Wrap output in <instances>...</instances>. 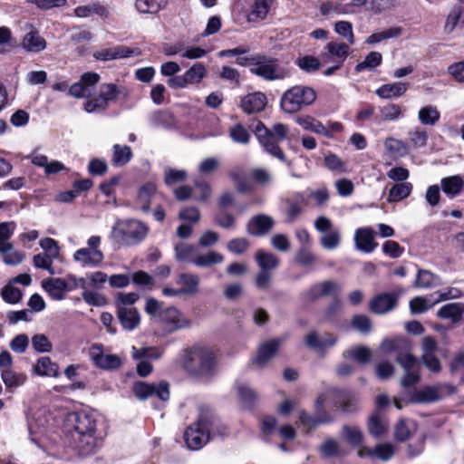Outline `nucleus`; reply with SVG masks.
Masks as SVG:
<instances>
[{
	"mask_svg": "<svg viewBox=\"0 0 464 464\" xmlns=\"http://www.w3.org/2000/svg\"><path fill=\"white\" fill-rule=\"evenodd\" d=\"M183 368L192 377L200 381H210L218 372L217 354L208 346H194L186 351Z\"/></svg>",
	"mask_w": 464,
	"mask_h": 464,
	"instance_id": "obj_1",
	"label": "nucleus"
},
{
	"mask_svg": "<svg viewBox=\"0 0 464 464\" xmlns=\"http://www.w3.org/2000/svg\"><path fill=\"white\" fill-rule=\"evenodd\" d=\"M382 349L386 353H395L396 362L404 371L401 383L404 388L411 387L420 381L419 365L417 358L411 354V345L405 338L385 340Z\"/></svg>",
	"mask_w": 464,
	"mask_h": 464,
	"instance_id": "obj_2",
	"label": "nucleus"
},
{
	"mask_svg": "<svg viewBox=\"0 0 464 464\" xmlns=\"http://www.w3.org/2000/svg\"><path fill=\"white\" fill-rule=\"evenodd\" d=\"M70 420L73 422L77 448L82 455L94 453L102 444V436L97 433L95 415L87 411L72 413Z\"/></svg>",
	"mask_w": 464,
	"mask_h": 464,
	"instance_id": "obj_3",
	"label": "nucleus"
},
{
	"mask_svg": "<svg viewBox=\"0 0 464 464\" xmlns=\"http://www.w3.org/2000/svg\"><path fill=\"white\" fill-rule=\"evenodd\" d=\"M249 128L258 140L260 145L267 153L282 161L285 160V154L279 148L278 143L284 140L286 137V126L281 123H276L274 125L272 130H269L262 121H254L250 124Z\"/></svg>",
	"mask_w": 464,
	"mask_h": 464,
	"instance_id": "obj_4",
	"label": "nucleus"
},
{
	"mask_svg": "<svg viewBox=\"0 0 464 464\" xmlns=\"http://www.w3.org/2000/svg\"><path fill=\"white\" fill-rule=\"evenodd\" d=\"M128 95L129 91L123 85L102 83L98 94L89 98L83 107L88 113L103 112L108 109L110 102H116L119 98L126 99Z\"/></svg>",
	"mask_w": 464,
	"mask_h": 464,
	"instance_id": "obj_5",
	"label": "nucleus"
},
{
	"mask_svg": "<svg viewBox=\"0 0 464 464\" xmlns=\"http://www.w3.org/2000/svg\"><path fill=\"white\" fill-rule=\"evenodd\" d=\"M149 227L137 219L118 220L112 227L111 237L121 246H134L147 236Z\"/></svg>",
	"mask_w": 464,
	"mask_h": 464,
	"instance_id": "obj_6",
	"label": "nucleus"
},
{
	"mask_svg": "<svg viewBox=\"0 0 464 464\" xmlns=\"http://www.w3.org/2000/svg\"><path fill=\"white\" fill-rule=\"evenodd\" d=\"M101 237L92 236L87 240V246L76 250L73 254V260L82 266L96 267L100 266L104 255L100 248Z\"/></svg>",
	"mask_w": 464,
	"mask_h": 464,
	"instance_id": "obj_7",
	"label": "nucleus"
},
{
	"mask_svg": "<svg viewBox=\"0 0 464 464\" xmlns=\"http://www.w3.org/2000/svg\"><path fill=\"white\" fill-rule=\"evenodd\" d=\"M276 420L273 416H265L261 421V432L265 437L272 436V441L282 451L288 450L290 441V425H284L277 430L276 428Z\"/></svg>",
	"mask_w": 464,
	"mask_h": 464,
	"instance_id": "obj_8",
	"label": "nucleus"
},
{
	"mask_svg": "<svg viewBox=\"0 0 464 464\" xmlns=\"http://www.w3.org/2000/svg\"><path fill=\"white\" fill-rule=\"evenodd\" d=\"M337 392H338L336 390H329L325 394H322L318 397L315 402V409L317 411L315 418L309 417L305 412L302 411H296L295 412V417L298 419L296 422L302 426L305 432H308L317 424L327 423L331 421L332 419L326 414L322 415L320 411L324 405H327L328 398L335 395Z\"/></svg>",
	"mask_w": 464,
	"mask_h": 464,
	"instance_id": "obj_9",
	"label": "nucleus"
},
{
	"mask_svg": "<svg viewBox=\"0 0 464 464\" xmlns=\"http://www.w3.org/2000/svg\"><path fill=\"white\" fill-rule=\"evenodd\" d=\"M133 392L140 400L157 397L162 401H167L169 399V386L167 382L150 384L139 382L134 384Z\"/></svg>",
	"mask_w": 464,
	"mask_h": 464,
	"instance_id": "obj_10",
	"label": "nucleus"
},
{
	"mask_svg": "<svg viewBox=\"0 0 464 464\" xmlns=\"http://www.w3.org/2000/svg\"><path fill=\"white\" fill-rule=\"evenodd\" d=\"M209 438L207 423L202 419L195 425L189 426L184 433V440L188 448L193 450L201 449L208 443Z\"/></svg>",
	"mask_w": 464,
	"mask_h": 464,
	"instance_id": "obj_11",
	"label": "nucleus"
},
{
	"mask_svg": "<svg viewBox=\"0 0 464 464\" xmlns=\"http://www.w3.org/2000/svg\"><path fill=\"white\" fill-rule=\"evenodd\" d=\"M342 291V285L337 281L324 280L314 284L304 293V298L308 302H314L321 297L335 296Z\"/></svg>",
	"mask_w": 464,
	"mask_h": 464,
	"instance_id": "obj_12",
	"label": "nucleus"
},
{
	"mask_svg": "<svg viewBox=\"0 0 464 464\" xmlns=\"http://www.w3.org/2000/svg\"><path fill=\"white\" fill-rule=\"evenodd\" d=\"M251 72L268 81L285 77V72L278 67L276 61L259 55L256 56V62L253 63Z\"/></svg>",
	"mask_w": 464,
	"mask_h": 464,
	"instance_id": "obj_13",
	"label": "nucleus"
},
{
	"mask_svg": "<svg viewBox=\"0 0 464 464\" xmlns=\"http://www.w3.org/2000/svg\"><path fill=\"white\" fill-rule=\"evenodd\" d=\"M159 321L164 324L166 330L169 333L188 328L191 325L190 320L186 318L179 310L173 306L163 309L160 313Z\"/></svg>",
	"mask_w": 464,
	"mask_h": 464,
	"instance_id": "obj_14",
	"label": "nucleus"
},
{
	"mask_svg": "<svg viewBox=\"0 0 464 464\" xmlns=\"http://www.w3.org/2000/svg\"><path fill=\"white\" fill-rule=\"evenodd\" d=\"M100 81V75L96 72L83 73L79 82L73 83L69 89V94L75 98H91L95 85Z\"/></svg>",
	"mask_w": 464,
	"mask_h": 464,
	"instance_id": "obj_15",
	"label": "nucleus"
},
{
	"mask_svg": "<svg viewBox=\"0 0 464 464\" xmlns=\"http://www.w3.org/2000/svg\"><path fill=\"white\" fill-rule=\"evenodd\" d=\"M438 344L433 337L426 336L422 339L421 361L429 371L435 373L441 370L440 362L436 356Z\"/></svg>",
	"mask_w": 464,
	"mask_h": 464,
	"instance_id": "obj_16",
	"label": "nucleus"
},
{
	"mask_svg": "<svg viewBox=\"0 0 464 464\" xmlns=\"http://www.w3.org/2000/svg\"><path fill=\"white\" fill-rule=\"evenodd\" d=\"M283 343V339L275 338L261 343L256 356L252 358V363L258 368H264L276 354Z\"/></svg>",
	"mask_w": 464,
	"mask_h": 464,
	"instance_id": "obj_17",
	"label": "nucleus"
},
{
	"mask_svg": "<svg viewBox=\"0 0 464 464\" xmlns=\"http://www.w3.org/2000/svg\"><path fill=\"white\" fill-rule=\"evenodd\" d=\"M402 293L403 289H400L398 293H382L375 295L370 301V310L376 314L389 313L396 306L399 295Z\"/></svg>",
	"mask_w": 464,
	"mask_h": 464,
	"instance_id": "obj_18",
	"label": "nucleus"
},
{
	"mask_svg": "<svg viewBox=\"0 0 464 464\" xmlns=\"http://www.w3.org/2000/svg\"><path fill=\"white\" fill-rule=\"evenodd\" d=\"M90 357L97 367L104 370L117 369L121 364V360L118 355L103 353L102 346L98 344H93L90 348Z\"/></svg>",
	"mask_w": 464,
	"mask_h": 464,
	"instance_id": "obj_19",
	"label": "nucleus"
},
{
	"mask_svg": "<svg viewBox=\"0 0 464 464\" xmlns=\"http://www.w3.org/2000/svg\"><path fill=\"white\" fill-rule=\"evenodd\" d=\"M316 99L315 91L308 86L296 85L292 87V112L304 106L311 105Z\"/></svg>",
	"mask_w": 464,
	"mask_h": 464,
	"instance_id": "obj_20",
	"label": "nucleus"
},
{
	"mask_svg": "<svg viewBox=\"0 0 464 464\" xmlns=\"http://www.w3.org/2000/svg\"><path fill=\"white\" fill-rule=\"evenodd\" d=\"M454 388L450 384H439L436 386H426L415 392L413 399L417 402H433L442 398L445 392H453Z\"/></svg>",
	"mask_w": 464,
	"mask_h": 464,
	"instance_id": "obj_21",
	"label": "nucleus"
},
{
	"mask_svg": "<svg viewBox=\"0 0 464 464\" xmlns=\"http://www.w3.org/2000/svg\"><path fill=\"white\" fill-rule=\"evenodd\" d=\"M354 243L356 249L363 253H372L378 246L374 240V231L369 227L355 230Z\"/></svg>",
	"mask_w": 464,
	"mask_h": 464,
	"instance_id": "obj_22",
	"label": "nucleus"
},
{
	"mask_svg": "<svg viewBox=\"0 0 464 464\" xmlns=\"http://www.w3.org/2000/svg\"><path fill=\"white\" fill-rule=\"evenodd\" d=\"M274 220L271 217L260 214L252 217L246 224V231L256 237L266 235L273 227Z\"/></svg>",
	"mask_w": 464,
	"mask_h": 464,
	"instance_id": "obj_23",
	"label": "nucleus"
},
{
	"mask_svg": "<svg viewBox=\"0 0 464 464\" xmlns=\"http://www.w3.org/2000/svg\"><path fill=\"white\" fill-rule=\"evenodd\" d=\"M139 53L140 52L137 49H131L124 45H118L111 48L97 51L93 53V57L96 60L106 62L127 58Z\"/></svg>",
	"mask_w": 464,
	"mask_h": 464,
	"instance_id": "obj_24",
	"label": "nucleus"
},
{
	"mask_svg": "<svg viewBox=\"0 0 464 464\" xmlns=\"http://www.w3.org/2000/svg\"><path fill=\"white\" fill-rule=\"evenodd\" d=\"M267 103L266 96L260 92L248 93L241 99L240 106L248 114L262 111Z\"/></svg>",
	"mask_w": 464,
	"mask_h": 464,
	"instance_id": "obj_25",
	"label": "nucleus"
},
{
	"mask_svg": "<svg viewBox=\"0 0 464 464\" xmlns=\"http://www.w3.org/2000/svg\"><path fill=\"white\" fill-rule=\"evenodd\" d=\"M336 339L330 334H319L313 331L305 336V343L317 353H323L325 349L335 344Z\"/></svg>",
	"mask_w": 464,
	"mask_h": 464,
	"instance_id": "obj_26",
	"label": "nucleus"
},
{
	"mask_svg": "<svg viewBox=\"0 0 464 464\" xmlns=\"http://www.w3.org/2000/svg\"><path fill=\"white\" fill-rule=\"evenodd\" d=\"M176 284L179 285L180 292L186 295H194L199 292L200 278L196 274H179Z\"/></svg>",
	"mask_w": 464,
	"mask_h": 464,
	"instance_id": "obj_27",
	"label": "nucleus"
},
{
	"mask_svg": "<svg viewBox=\"0 0 464 464\" xmlns=\"http://www.w3.org/2000/svg\"><path fill=\"white\" fill-rule=\"evenodd\" d=\"M22 46L26 52L37 53L46 48V41L31 26V30L23 37Z\"/></svg>",
	"mask_w": 464,
	"mask_h": 464,
	"instance_id": "obj_28",
	"label": "nucleus"
},
{
	"mask_svg": "<svg viewBox=\"0 0 464 464\" xmlns=\"http://www.w3.org/2000/svg\"><path fill=\"white\" fill-rule=\"evenodd\" d=\"M42 285L53 300L63 299L66 292L69 290L68 284L63 278H49L44 280Z\"/></svg>",
	"mask_w": 464,
	"mask_h": 464,
	"instance_id": "obj_29",
	"label": "nucleus"
},
{
	"mask_svg": "<svg viewBox=\"0 0 464 464\" xmlns=\"http://www.w3.org/2000/svg\"><path fill=\"white\" fill-rule=\"evenodd\" d=\"M440 187L444 194L454 198L459 196L464 188V179L460 175H453L441 179Z\"/></svg>",
	"mask_w": 464,
	"mask_h": 464,
	"instance_id": "obj_30",
	"label": "nucleus"
},
{
	"mask_svg": "<svg viewBox=\"0 0 464 464\" xmlns=\"http://www.w3.org/2000/svg\"><path fill=\"white\" fill-rule=\"evenodd\" d=\"M74 14L79 18H88L93 14L107 18L108 9L99 2H92L85 5H79L74 9Z\"/></svg>",
	"mask_w": 464,
	"mask_h": 464,
	"instance_id": "obj_31",
	"label": "nucleus"
},
{
	"mask_svg": "<svg viewBox=\"0 0 464 464\" xmlns=\"http://www.w3.org/2000/svg\"><path fill=\"white\" fill-rule=\"evenodd\" d=\"M117 317L122 328L128 331H132L138 327L140 322V317L136 308H121L117 311Z\"/></svg>",
	"mask_w": 464,
	"mask_h": 464,
	"instance_id": "obj_32",
	"label": "nucleus"
},
{
	"mask_svg": "<svg viewBox=\"0 0 464 464\" xmlns=\"http://www.w3.org/2000/svg\"><path fill=\"white\" fill-rule=\"evenodd\" d=\"M464 314V304L461 303H450L441 306L438 312L437 316L441 319H447L452 323H458L461 320Z\"/></svg>",
	"mask_w": 464,
	"mask_h": 464,
	"instance_id": "obj_33",
	"label": "nucleus"
},
{
	"mask_svg": "<svg viewBox=\"0 0 464 464\" xmlns=\"http://www.w3.org/2000/svg\"><path fill=\"white\" fill-rule=\"evenodd\" d=\"M407 89V83L396 82L382 85L375 93L382 99H392L402 96Z\"/></svg>",
	"mask_w": 464,
	"mask_h": 464,
	"instance_id": "obj_34",
	"label": "nucleus"
},
{
	"mask_svg": "<svg viewBox=\"0 0 464 464\" xmlns=\"http://www.w3.org/2000/svg\"><path fill=\"white\" fill-rule=\"evenodd\" d=\"M224 256L218 252L210 250L207 253H197L192 264L197 267L205 268L222 264L224 262Z\"/></svg>",
	"mask_w": 464,
	"mask_h": 464,
	"instance_id": "obj_35",
	"label": "nucleus"
},
{
	"mask_svg": "<svg viewBox=\"0 0 464 464\" xmlns=\"http://www.w3.org/2000/svg\"><path fill=\"white\" fill-rule=\"evenodd\" d=\"M34 371L36 374L41 376H48V377H58L59 376V367L57 363L52 362L50 357L43 356L40 357L35 365L34 366Z\"/></svg>",
	"mask_w": 464,
	"mask_h": 464,
	"instance_id": "obj_36",
	"label": "nucleus"
},
{
	"mask_svg": "<svg viewBox=\"0 0 464 464\" xmlns=\"http://www.w3.org/2000/svg\"><path fill=\"white\" fill-rule=\"evenodd\" d=\"M156 195V186L153 183H146L141 186L137 195V204L143 212L150 208L152 198Z\"/></svg>",
	"mask_w": 464,
	"mask_h": 464,
	"instance_id": "obj_37",
	"label": "nucleus"
},
{
	"mask_svg": "<svg viewBox=\"0 0 464 464\" xmlns=\"http://www.w3.org/2000/svg\"><path fill=\"white\" fill-rule=\"evenodd\" d=\"M402 115L401 107L399 104L389 103L379 108V114L375 117L378 123L382 121H394Z\"/></svg>",
	"mask_w": 464,
	"mask_h": 464,
	"instance_id": "obj_38",
	"label": "nucleus"
},
{
	"mask_svg": "<svg viewBox=\"0 0 464 464\" xmlns=\"http://www.w3.org/2000/svg\"><path fill=\"white\" fill-rule=\"evenodd\" d=\"M412 188V184L410 182H401L393 185L389 191L387 201L394 203L403 200L411 195Z\"/></svg>",
	"mask_w": 464,
	"mask_h": 464,
	"instance_id": "obj_39",
	"label": "nucleus"
},
{
	"mask_svg": "<svg viewBox=\"0 0 464 464\" xmlns=\"http://www.w3.org/2000/svg\"><path fill=\"white\" fill-rule=\"evenodd\" d=\"M295 121L304 130H308L319 135H321V133H325V126L320 121L312 116H297Z\"/></svg>",
	"mask_w": 464,
	"mask_h": 464,
	"instance_id": "obj_40",
	"label": "nucleus"
},
{
	"mask_svg": "<svg viewBox=\"0 0 464 464\" xmlns=\"http://www.w3.org/2000/svg\"><path fill=\"white\" fill-rule=\"evenodd\" d=\"M16 225L14 221L0 223V252L12 248L11 237L14 235Z\"/></svg>",
	"mask_w": 464,
	"mask_h": 464,
	"instance_id": "obj_41",
	"label": "nucleus"
},
{
	"mask_svg": "<svg viewBox=\"0 0 464 464\" xmlns=\"http://www.w3.org/2000/svg\"><path fill=\"white\" fill-rule=\"evenodd\" d=\"M325 50L331 57L336 59V61L342 64L347 58L350 53V47L348 44L341 42H330L326 44Z\"/></svg>",
	"mask_w": 464,
	"mask_h": 464,
	"instance_id": "obj_42",
	"label": "nucleus"
},
{
	"mask_svg": "<svg viewBox=\"0 0 464 464\" xmlns=\"http://www.w3.org/2000/svg\"><path fill=\"white\" fill-rule=\"evenodd\" d=\"M175 257L179 262H188L192 264V260L197 256V248L195 246L179 242L175 245Z\"/></svg>",
	"mask_w": 464,
	"mask_h": 464,
	"instance_id": "obj_43",
	"label": "nucleus"
},
{
	"mask_svg": "<svg viewBox=\"0 0 464 464\" xmlns=\"http://www.w3.org/2000/svg\"><path fill=\"white\" fill-rule=\"evenodd\" d=\"M440 118V112L432 105L424 106L418 112V119L422 125L434 126Z\"/></svg>",
	"mask_w": 464,
	"mask_h": 464,
	"instance_id": "obj_44",
	"label": "nucleus"
},
{
	"mask_svg": "<svg viewBox=\"0 0 464 464\" xmlns=\"http://www.w3.org/2000/svg\"><path fill=\"white\" fill-rule=\"evenodd\" d=\"M409 144L412 148L420 149L427 145L429 140V132L422 127L417 126L408 133Z\"/></svg>",
	"mask_w": 464,
	"mask_h": 464,
	"instance_id": "obj_45",
	"label": "nucleus"
},
{
	"mask_svg": "<svg viewBox=\"0 0 464 464\" xmlns=\"http://www.w3.org/2000/svg\"><path fill=\"white\" fill-rule=\"evenodd\" d=\"M169 0H136V9L142 14H156L163 9Z\"/></svg>",
	"mask_w": 464,
	"mask_h": 464,
	"instance_id": "obj_46",
	"label": "nucleus"
},
{
	"mask_svg": "<svg viewBox=\"0 0 464 464\" xmlns=\"http://www.w3.org/2000/svg\"><path fill=\"white\" fill-rule=\"evenodd\" d=\"M382 63V55L381 53L372 51L369 53L363 61L358 63L355 65V72H361L365 70H374L376 67L380 66Z\"/></svg>",
	"mask_w": 464,
	"mask_h": 464,
	"instance_id": "obj_47",
	"label": "nucleus"
},
{
	"mask_svg": "<svg viewBox=\"0 0 464 464\" xmlns=\"http://www.w3.org/2000/svg\"><path fill=\"white\" fill-rule=\"evenodd\" d=\"M0 295L5 303L15 304L22 300L23 293L21 289L13 285V281H9L8 284L0 290Z\"/></svg>",
	"mask_w": 464,
	"mask_h": 464,
	"instance_id": "obj_48",
	"label": "nucleus"
},
{
	"mask_svg": "<svg viewBox=\"0 0 464 464\" xmlns=\"http://www.w3.org/2000/svg\"><path fill=\"white\" fill-rule=\"evenodd\" d=\"M440 278L429 270L420 269L418 271L414 286L420 288H430L439 285Z\"/></svg>",
	"mask_w": 464,
	"mask_h": 464,
	"instance_id": "obj_49",
	"label": "nucleus"
},
{
	"mask_svg": "<svg viewBox=\"0 0 464 464\" xmlns=\"http://www.w3.org/2000/svg\"><path fill=\"white\" fill-rule=\"evenodd\" d=\"M1 378L7 388H14L23 385L26 381L24 373H17L10 369L1 371Z\"/></svg>",
	"mask_w": 464,
	"mask_h": 464,
	"instance_id": "obj_50",
	"label": "nucleus"
},
{
	"mask_svg": "<svg viewBox=\"0 0 464 464\" xmlns=\"http://www.w3.org/2000/svg\"><path fill=\"white\" fill-rule=\"evenodd\" d=\"M255 257L260 270L270 271L275 269L279 264L275 255L263 250H258Z\"/></svg>",
	"mask_w": 464,
	"mask_h": 464,
	"instance_id": "obj_51",
	"label": "nucleus"
},
{
	"mask_svg": "<svg viewBox=\"0 0 464 464\" xmlns=\"http://www.w3.org/2000/svg\"><path fill=\"white\" fill-rule=\"evenodd\" d=\"M132 158L131 149L129 146L115 144L113 146L112 164L115 166H124Z\"/></svg>",
	"mask_w": 464,
	"mask_h": 464,
	"instance_id": "obj_52",
	"label": "nucleus"
},
{
	"mask_svg": "<svg viewBox=\"0 0 464 464\" xmlns=\"http://www.w3.org/2000/svg\"><path fill=\"white\" fill-rule=\"evenodd\" d=\"M207 75V69L201 63H195L184 72L188 84L198 83Z\"/></svg>",
	"mask_w": 464,
	"mask_h": 464,
	"instance_id": "obj_53",
	"label": "nucleus"
},
{
	"mask_svg": "<svg viewBox=\"0 0 464 464\" xmlns=\"http://www.w3.org/2000/svg\"><path fill=\"white\" fill-rule=\"evenodd\" d=\"M368 430L371 435L378 438L387 432L388 423L378 413H374L369 420Z\"/></svg>",
	"mask_w": 464,
	"mask_h": 464,
	"instance_id": "obj_54",
	"label": "nucleus"
},
{
	"mask_svg": "<svg viewBox=\"0 0 464 464\" xmlns=\"http://www.w3.org/2000/svg\"><path fill=\"white\" fill-rule=\"evenodd\" d=\"M341 239V232L339 231V229L334 228L321 236L320 245L324 249L334 250L340 246Z\"/></svg>",
	"mask_w": 464,
	"mask_h": 464,
	"instance_id": "obj_55",
	"label": "nucleus"
},
{
	"mask_svg": "<svg viewBox=\"0 0 464 464\" xmlns=\"http://www.w3.org/2000/svg\"><path fill=\"white\" fill-rule=\"evenodd\" d=\"M401 34V29L400 27H392L389 28L382 32H378L371 34L365 41L367 44L372 45L378 44L383 40H387L390 38H394L399 36Z\"/></svg>",
	"mask_w": 464,
	"mask_h": 464,
	"instance_id": "obj_56",
	"label": "nucleus"
},
{
	"mask_svg": "<svg viewBox=\"0 0 464 464\" xmlns=\"http://www.w3.org/2000/svg\"><path fill=\"white\" fill-rule=\"evenodd\" d=\"M237 392L240 401L246 407H251L257 400L256 392L251 389L249 386L244 383H239L237 385Z\"/></svg>",
	"mask_w": 464,
	"mask_h": 464,
	"instance_id": "obj_57",
	"label": "nucleus"
},
{
	"mask_svg": "<svg viewBox=\"0 0 464 464\" xmlns=\"http://www.w3.org/2000/svg\"><path fill=\"white\" fill-rule=\"evenodd\" d=\"M230 139L239 144H247L250 140V134L247 130L241 124L237 123L229 128L228 130Z\"/></svg>",
	"mask_w": 464,
	"mask_h": 464,
	"instance_id": "obj_58",
	"label": "nucleus"
},
{
	"mask_svg": "<svg viewBox=\"0 0 464 464\" xmlns=\"http://www.w3.org/2000/svg\"><path fill=\"white\" fill-rule=\"evenodd\" d=\"M139 295L137 293H118L115 297V306L117 311L121 308H135L133 304L138 301Z\"/></svg>",
	"mask_w": 464,
	"mask_h": 464,
	"instance_id": "obj_59",
	"label": "nucleus"
},
{
	"mask_svg": "<svg viewBox=\"0 0 464 464\" xmlns=\"http://www.w3.org/2000/svg\"><path fill=\"white\" fill-rule=\"evenodd\" d=\"M462 8L460 6H454L449 13L444 30L447 34H450L456 28L459 23L461 24Z\"/></svg>",
	"mask_w": 464,
	"mask_h": 464,
	"instance_id": "obj_60",
	"label": "nucleus"
},
{
	"mask_svg": "<svg viewBox=\"0 0 464 464\" xmlns=\"http://www.w3.org/2000/svg\"><path fill=\"white\" fill-rule=\"evenodd\" d=\"M334 31L340 36L346 38L350 44L355 43V37L353 31V25L348 21H339L334 24Z\"/></svg>",
	"mask_w": 464,
	"mask_h": 464,
	"instance_id": "obj_61",
	"label": "nucleus"
},
{
	"mask_svg": "<svg viewBox=\"0 0 464 464\" xmlns=\"http://www.w3.org/2000/svg\"><path fill=\"white\" fill-rule=\"evenodd\" d=\"M295 63L301 70L308 73L314 72L320 68V62L314 56L305 55L298 58Z\"/></svg>",
	"mask_w": 464,
	"mask_h": 464,
	"instance_id": "obj_62",
	"label": "nucleus"
},
{
	"mask_svg": "<svg viewBox=\"0 0 464 464\" xmlns=\"http://www.w3.org/2000/svg\"><path fill=\"white\" fill-rule=\"evenodd\" d=\"M0 255L3 257V262L8 266H17L21 264L25 256L23 252L15 250L13 245L10 250L0 252Z\"/></svg>",
	"mask_w": 464,
	"mask_h": 464,
	"instance_id": "obj_63",
	"label": "nucleus"
},
{
	"mask_svg": "<svg viewBox=\"0 0 464 464\" xmlns=\"http://www.w3.org/2000/svg\"><path fill=\"white\" fill-rule=\"evenodd\" d=\"M150 122L154 127L169 128L172 125L173 119L170 113L158 111L151 115Z\"/></svg>",
	"mask_w": 464,
	"mask_h": 464,
	"instance_id": "obj_64",
	"label": "nucleus"
}]
</instances>
